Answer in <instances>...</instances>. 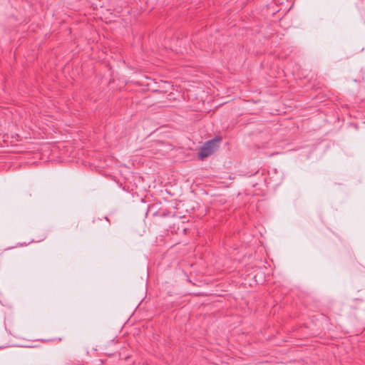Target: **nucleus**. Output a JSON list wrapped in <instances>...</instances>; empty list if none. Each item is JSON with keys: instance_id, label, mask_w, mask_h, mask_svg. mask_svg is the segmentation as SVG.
<instances>
[{"instance_id": "1", "label": "nucleus", "mask_w": 365, "mask_h": 365, "mask_svg": "<svg viewBox=\"0 0 365 365\" xmlns=\"http://www.w3.org/2000/svg\"><path fill=\"white\" fill-rule=\"evenodd\" d=\"M220 138H215L204 143L199 152V158L203 159L211 155L219 147Z\"/></svg>"}]
</instances>
